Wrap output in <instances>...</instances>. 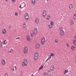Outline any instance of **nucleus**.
Returning a JSON list of instances; mask_svg holds the SVG:
<instances>
[{"label": "nucleus", "instance_id": "obj_1", "mask_svg": "<svg viewBox=\"0 0 76 76\" xmlns=\"http://www.w3.org/2000/svg\"><path fill=\"white\" fill-rule=\"evenodd\" d=\"M28 65V61L26 59H25L24 62H23L22 66L23 67H24L25 66H27Z\"/></svg>", "mask_w": 76, "mask_h": 76}, {"label": "nucleus", "instance_id": "obj_2", "mask_svg": "<svg viewBox=\"0 0 76 76\" xmlns=\"http://www.w3.org/2000/svg\"><path fill=\"white\" fill-rule=\"evenodd\" d=\"M34 58L35 60H37L38 59V53H35Z\"/></svg>", "mask_w": 76, "mask_h": 76}, {"label": "nucleus", "instance_id": "obj_3", "mask_svg": "<svg viewBox=\"0 0 76 76\" xmlns=\"http://www.w3.org/2000/svg\"><path fill=\"white\" fill-rule=\"evenodd\" d=\"M29 14L28 13H26L25 15V20H28L29 19Z\"/></svg>", "mask_w": 76, "mask_h": 76}, {"label": "nucleus", "instance_id": "obj_4", "mask_svg": "<svg viewBox=\"0 0 76 76\" xmlns=\"http://www.w3.org/2000/svg\"><path fill=\"white\" fill-rule=\"evenodd\" d=\"M45 43V38H43L41 40V43L42 45H44V44Z\"/></svg>", "mask_w": 76, "mask_h": 76}, {"label": "nucleus", "instance_id": "obj_5", "mask_svg": "<svg viewBox=\"0 0 76 76\" xmlns=\"http://www.w3.org/2000/svg\"><path fill=\"white\" fill-rule=\"evenodd\" d=\"M28 47H25L23 50L24 53V54L28 52Z\"/></svg>", "mask_w": 76, "mask_h": 76}, {"label": "nucleus", "instance_id": "obj_6", "mask_svg": "<svg viewBox=\"0 0 76 76\" xmlns=\"http://www.w3.org/2000/svg\"><path fill=\"white\" fill-rule=\"evenodd\" d=\"M60 36H63V35H64V30H61V31H60Z\"/></svg>", "mask_w": 76, "mask_h": 76}, {"label": "nucleus", "instance_id": "obj_7", "mask_svg": "<svg viewBox=\"0 0 76 76\" xmlns=\"http://www.w3.org/2000/svg\"><path fill=\"white\" fill-rule=\"evenodd\" d=\"M1 63L2 65H4L5 64H6V61H5V60L4 59H3L2 60Z\"/></svg>", "mask_w": 76, "mask_h": 76}, {"label": "nucleus", "instance_id": "obj_8", "mask_svg": "<svg viewBox=\"0 0 76 76\" xmlns=\"http://www.w3.org/2000/svg\"><path fill=\"white\" fill-rule=\"evenodd\" d=\"M35 22L36 24H38L39 23V19L38 18H36Z\"/></svg>", "mask_w": 76, "mask_h": 76}, {"label": "nucleus", "instance_id": "obj_9", "mask_svg": "<svg viewBox=\"0 0 76 76\" xmlns=\"http://www.w3.org/2000/svg\"><path fill=\"white\" fill-rule=\"evenodd\" d=\"M26 39L28 41H31V36H30L29 35L28 36Z\"/></svg>", "mask_w": 76, "mask_h": 76}, {"label": "nucleus", "instance_id": "obj_10", "mask_svg": "<svg viewBox=\"0 0 76 76\" xmlns=\"http://www.w3.org/2000/svg\"><path fill=\"white\" fill-rule=\"evenodd\" d=\"M37 32H38L37 28H35L33 30L34 33V34H36V33H37Z\"/></svg>", "mask_w": 76, "mask_h": 76}, {"label": "nucleus", "instance_id": "obj_11", "mask_svg": "<svg viewBox=\"0 0 76 76\" xmlns=\"http://www.w3.org/2000/svg\"><path fill=\"white\" fill-rule=\"evenodd\" d=\"M47 14V12H46V11L45 10L43 13V17H45V16H46V14Z\"/></svg>", "mask_w": 76, "mask_h": 76}, {"label": "nucleus", "instance_id": "obj_12", "mask_svg": "<svg viewBox=\"0 0 76 76\" xmlns=\"http://www.w3.org/2000/svg\"><path fill=\"white\" fill-rule=\"evenodd\" d=\"M51 75V71H48L47 72V76H50Z\"/></svg>", "mask_w": 76, "mask_h": 76}, {"label": "nucleus", "instance_id": "obj_13", "mask_svg": "<svg viewBox=\"0 0 76 76\" xmlns=\"http://www.w3.org/2000/svg\"><path fill=\"white\" fill-rule=\"evenodd\" d=\"M2 32L4 34H5L6 33V30L5 28L4 29L2 30Z\"/></svg>", "mask_w": 76, "mask_h": 76}, {"label": "nucleus", "instance_id": "obj_14", "mask_svg": "<svg viewBox=\"0 0 76 76\" xmlns=\"http://www.w3.org/2000/svg\"><path fill=\"white\" fill-rule=\"evenodd\" d=\"M48 27L50 29H51L53 28V25H51V24H49L48 25Z\"/></svg>", "mask_w": 76, "mask_h": 76}, {"label": "nucleus", "instance_id": "obj_15", "mask_svg": "<svg viewBox=\"0 0 76 76\" xmlns=\"http://www.w3.org/2000/svg\"><path fill=\"white\" fill-rule=\"evenodd\" d=\"M70 24L71 25H73V24H74V22H73V21L72 20H71L70 21Z\"/></svg>", "mask_w": 76, "mask_h": 76}, {"label": "nucleus", "instance_id": "obj_16", "mask_svg": "<svg viewBox=\"0 0 76 76\" xmlns=\"http://www.w3.org/2000/svg\"><path fill=\"white\" fill-rule=\"evenodd\" d=\"M40 45L39 44H37L36 46V48H39Z\"/></svg>", "mask_w": 76, "mask_h": 76}, {"label": "nucleus", "instance_id": "obj_17", "mask_svg": "<svg viewBox=\"0 0 76 76\" xmlns=\"http://www.w3.org/2000/svg\"><path fill=\"white\" fill-rule=\"evenodd\" d=\"M69 8L70 9H72V8H73V5L71 4L69 5Z\"/></svg>", "mask_w": 76, "mask_h": 76}, {"label": "nucleus", "instance_id": "obj_18", "mask_svg": "<svg viewBox=\"0 0 76 76\" xmlns=\"http://www.w3.org/2000/svg\"><path fill=\"white\" fill-rule=\"evenodd\" d=\"M35 0H32V4H35Z\"/></svg>", "mask_w": 76, "mask_h": 76}, {"label": "nucleus", "instance_id": "obj_19", "mask_svg": "<svg viewBox=\"0 0 76 76\" xmlns=\"http://www.w3.org/2000/svg\"><path fill=\"white\" fill-rule=\"evenodd\" d=\"M54 67L53 65L52 66L51 68V70H54Z\"/></svg>", "mask_w": 76, "mask_h": 76}, {"label": "nucleus", "instance_id": "obj_20", "mask_svg": "<svg viewBox=\"0 0 76 76\" xmlns=\"http://www.w3.org/2000/svg\"><path fill=\"white\" fill-rule=\"evenodd\" d=\"M26 23H24L23 25V27L24 28H26Z\"/></svg>", "mask_w": 76, "mask_h": 76}, {"label": "nucleus", "instance_id": "obj_21", "mask_svg": "<svg viewBox=\"0 0 76 76\" xmlns=\"http://www.w3.org/2000/svg\"><path fill=\"white\" fill-rule=\"evenodd\" d=\"M7 42H6V40H5L4 42V44H7Z\"/></svg>", "mask_w": 76, "mask_h": 76}, {"label": "nucleus", "instance_id": "obj_22", "mask_svg": "<svg viewBox=\"0 0 76 76\" xmlns=\"http://www.w3.org/2000/svg\"><path fill=\"white\" fill-rule=\"evenodd\" d=\"M43 67H44L42 65L39 68V70H41L43 68Z\"/></svg>", "mask_w": 76, "mask_h": 76}, {"label": "nucleus", "instance_id": "obj_23", "mask_svg": "<svg viewBox=\"0 0 76 76\" xmlns=\"http://www.w3.org/2000/svg\"><path fill=\"white\" fill-rule=\"evenodd\" d=\"M74 19L75 20L76 19V14H75L73 16Z\"/></svg>", "mask_w": 76, "mask_h": 76}, {"label": "nucleus", "instance_id": "obj_24", "mask_svg": "<svg viewBox=\"0 0 76 76\" xmlns=\"http://www.w3.org/2000/svg\"><path fill=\"white\" fill-rule=\"evenodd\" d=\"M73 43H74V45H75L76 44V41L75 40H73Z\"/></svg>", "mask_w": 76, "mask_h": 76}, {"label": "nucleus", "instance_id": "obj_25", "mask_svg": "<svg viewBox=\"0 0 76 76\" xmlns=\"http://www.w3.org/2000/svg\"><path fill=\"white\" fill-rule=\"evenodd\" d=\"M13 49H11L10 51H9V53H12V52H13Z\"/></svg>", "mask_w": 76, "mask_h": 76}, {"label": "nucleus", "instance_id": "obj_26", "mask_svg": "<svg viewBox=\"0 0 76 76\" xmlns=\"http://www.w3.org/2000/svg\"><path fill=\"white\" fill-rule=\"evenodd\" d=\"M71 49L72 50H75V46H72L71 47Z\"/></svg>", "mask_w": 76, "mask_h": 76}, {"label": "nucleus", "instance_id": "obj_27", "mask_svg": "<svg viewBox=\"0 0 76 76\" xmlns=\"http://www.w3.org/2000/svg\"><path fill=\"white\" fill-rule=\"evenodd\" d=\"M50 24V25H54V23L53 22V21H51Z\"/></svg>", "mask_w": 76, "mask_h": 76}, {"label": "nucleus", "instance_id": "obj_28", "mask_svg": "<svg viewBox=\"0 0 76 76\" xmlns=\"http://www.w3.org/2000/svg\"><path fill=\"white\" fill-rule=\"evenodd\" d=\"M63 28L62 27H61L60 28V31H63Z\"/></svg>", "mask_w": 76, "mask_h": 76}, {"label": "nucleus", "instance_id": "obj_29", "mask_svg": "<svg viewBox=\"0 0 76 76\" xmlns=\"http://www.w3.org/2000/svg\"><path fill=\"white\" fill-rule=\"evenodd\" d=\"M68 72V70L66 69L65 71L64 74H66Z\"/></svg>", "mask_w": 76, "mask_h": 76}, {"label": "nucleus", "instance_id": "obj_30", "mask_svg": "<svg viewBox=\"0 0 76 76\" xmlns=\"http://www.w3.org/2000/svg\"><path fill=\"white\" fill-rule=\"evenodd\" d=\"M2 46V43L1 41H0V47H1Z\"/></svg>", "mask_w": 76, "mask_h": 76}, {"label": "nucleus", "instance_id": "obj_31", "mask_svg": "<svg viewBox=\"0 0 76 76\" xmlns=\"http://www.w3.org/2000/svg\"><path fill=\"white\" fill-rule=\"evenodd\" d=\"M50 56H52V57H53V56H54V53H50Z\"/></svg>", "mask_w": 76, "mask_h": 76}, {"label": "nucleus", "instance_id": "obj_32", "mask_svg": "<svg viewBox=\"0 0 76 76\" xmlns=\"http://www.w3.org/2000/svg\"><path fill=\"white\" fill-rule=\"evenodd\" d=\"M47 75V72H45L43 73V76H45Z\"/></svg>", "mask_w": 76, "mask_h": 76}, {"label": "nucleus", "instance_id": "obj_33", "mask_svg": "<svg viewBox=\"0 0 76 76\" xmlns=\"http://www.w3.org/2000/svg\"><path fill=\"white\" fill-rule=\"evenodd\" d=\"M4 76H8V74L7 73H6Z\"/></svg>", "mask_w": 76, "mask_h": 76}, {"label": "nucleus", "instance_id": "obj_34", "mask_svg": "<svg viewBox=\"0 0 76 76\" xmlns=\"http://www.w3.org/2000/svg\"><path fill=\"white\" fill-rule=\"evenodd\" d=\"M18 14L17 12H16L15 13V15H16V16H18Z\"/></svg>", "mask_w": 76, "mask_h": 76}, {"label": "nucleus", "instance_id": "obj_35", "mask_svg": "<svg viewBox=\"0 0 76 76\" xmlns=\"http://www.w3.org/2000/svg\"><path fill=\"white\" fill-rule=\"evenodd\" d=\"M55 42H56V43H57V41H58V40H57V39H56V40H55Z\"/></svg>", "mask_w": 76, "mask_h": 76}, {"label": "nucleus", "instance_id": "obj_36", "mask_svg": "<svg viewBox=\"0 0 76 76\" xmlns=\"http://www.w3.org/2000/svg\"><path fill=\"white\" fill-rule=\"evenodd\" d=\"M66 46L68 47H69V44H67L66 45Z\"/></svg>", "mask_w": 76, "mask_h": 76}, {"label": "nucleus", "instance_id": "obj_37", "mask_svg": "<svg viewBox=\"0 0 76 76\" xmlns=\"http://www.w3.org/2000/svg\"><path fill=\"white\" fill-rule=\"evenodd\" d=\"M48 18H49V19H50V15H48V16L47 17L48 18Z\"/></svg>", "mask_w": 76, "mask_h": 76}, {"label": "nucleus", "instance_id": "obj_38", "mask_svg": "<svg viewBox=\"0 0 76 76\" xmlns=\"http://www.w3.org/2000/svg\"><path fill=\"white\" fill-rule=\"evenodd\" d=\"M16 39H20V37H17L16 38Z\"/></svg>", "mask_w": 76, "mask_h": 76}, {"label": "nucleus", "instance_id": "obj_39", "mask_svg": "<svg viewBox=\"0 0 76 76\" xmlns=\"http://www.w3.org/2000/svg\"><path fill=\"white\" fill-rule=\"evenodd\" d=\"M20 8H23V7H21V5H20L19 7Z\"/></svg>", "mask_w": 76, "mask_h": 76}, {"label": "nucleus", "instance_id": "obj_40", "mask_svg": "<svg viewBox=\"0 0 76 76\" xmlns=\"http://www.w3.org/2000/svg\"><path fill=\"white\" fill-rule=\"evenodd\" d=\"M12 1L13 2H15V0H12Z\"/></svg>", "mask_w": 76, "mask_h": 76}, {"label": "nucleus", "instance_id": "obj_41", "mask_svg": "<svg viewBox=\"0 0 76 76\" xmlns=\"http://www.w3.org/2000/svg\"><path fill=\"white\" fill-rule=\"evenodd\" d=\"M15 70H16L17 68H16V66H15Z\"/></svg>", "mask_w": 76, "mask_h": 76}, {"label": "nucleus", "instance_id": "obj_42", "mask_svg": "<svg viewBox=\"0 0 76 76\" xmlns=\"http://www.w3.org/2000/svg\"><path fill=\"white\" fill-rule=\"evenodd\" d=\"M50 19V18H47V20H49Z\"/></svg>", "mask_w": 76, "mask_h": 76}, {"label": "nucleus", "instance_id": "obj_43", "mask_svg": "<svg viewBox=\"0 0 76 76\" xmlns=\"http://www.w3.org/2000/svg\"><path fill=\"white\" fill-rule=\"evenodd\" d=\"M74 38H75V39L76 40V36H75Z\"/></svg>", "mask_w": 76, "mask_h": 76}, {"label": "nucleus", "instance_id": "obj_44", "mask_svg": "<svg viewBox=\"0 0 76 76\" xmlns=\"http://www.w3.org/2000/svg\"><path fill=\"white\" fill-rule=\"evenodd\" d=\"M51 56H50L49 57V58H51Z\"/></svg>", "mask_w": 76, "mask_h": 76}, {"label": "nucleus", "instance_id": "obj_45", "mask_svg": "<svg viewBox=\"0 0 76 76\" xmlns=\"http://www.w3.org/2000/svg\"><path fill=\"white\" fill-rule=\"evenodd\" d=\"M12 70H13V71H14V70H15V69H14V68H12Z\"/></svg>", "mask_w": 76, "mask_h": 76}, {"label": "nucleus", "instance_id": "obj_46", "mask_svg": "<svg viewBox=\"0 0 76 76\" xmlns=\"http://www.w3.org/2000/svg\"><path fill=\"white\" fill-rule=\"evenodd\" d=\"M31 76H35V75H34L33 74H32Z\"/></svg>", "mask_w": 76, "mask_h": 76}, {"label": "nucleus", "instance_id": "obj_47", "mask_svg": "<svg viewBox=\"0 0 76 76\" xmlns=\"http://www.w3.org/2000/svg\"><path fill=\"white\" fill-rule=\"evenodd\" d=\"M48 60H47L46 61V62H47V61H48Z\"/></svg>", "mask_w": 76, "mask_h": 76}, {"label": "nucleus", "instance_id": "obj_48", "mask_svg": "<svg viewBox=\"0 0 76 76\" xmlns=\"http://www.w3.org/2000/svg\"><path fill=\"white\" fill-rule=\"evenodd\" d=\"M49 59H50V58H48L47 59V60H49Z\"/></svg>", "mask_w": 76, "mask_h": 76}, {"label": "nucleus", "instance_id": "obj_49", "mask_svg": "<svg viewBox=\"0 0 76 76\" xmlns=\"http://www.w3.org/2000/svg\"><path fill=\"white\" fill-rule=\"evenodd\" d=\"M25 6H26V5H24L23 7H25Z\"/></svg>", "mask_w": 76, "mask_h": 76}, {"label": "nucleus", "instance_id": "obj_50", "mask_svg": "<svg viewBox=\"0 0 76 76\" xmlns=\"http://www.w3.org/2000/svg\"><path fill=\"white\" fill-rule=\"evenodd\" d=\"M6 1H7V0H5Z\"/></svg>", "mask_w": 76, "mask_h": 76}, {"label": "nucleus", "instance_id": "obj_51", "mask_svg": "<svg viewBox=\"0 0 76 76\" xmlns=\"http://www.w3.org/2000/svg\"><path fill=\"white\" fill-rule=\"evenodd\" d=\"M47 1H48V0H47Z\"/></svg>", "mask_w": 76, "mask_h": 76}, {"label": "nucleus", "instance_id": "obj_52", "mask_svg": "<svg viewBox=\"0 0 76 76\" xmlns=\"http://www.w3.org/2000/svg\"><path fill=\"white\" fill-rule=\"evenodd\" d=\"M18 76H19V75H18Z\"/></svg>", "mask_w": 76, "mask_h": 76}]
</instances>
